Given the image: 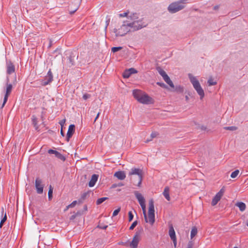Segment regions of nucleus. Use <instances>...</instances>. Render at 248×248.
Returning <instances> with one entry per match:
<instances>
[{"mask_svg": "<svg viewBox=\"0 0 248 248\" xmlns=\"http://www.w3.org/2000/svg\"><path fill=\"white\" fill-rule=\"evenodd\" d=\"M128 22L132 31H138L147 26L143 19L139 17L137 13L131 14L128 17Z\"/></svg>", "mask_w": 248, "mask_h": 248, "instance_id": "obj_1", "label": "nucleus"}, {"mask_svg": "<svg viewBox=\"0 0 248 248\" xmlns=\"http://www.w3.org/2000/svg\"><path fill=\"white\" fill-rule=\"evenodd\" d=\"M133 95L134 98L140 103L143 104H152L154 103V100L145 93L139 90H134L133 91Z\"/></svg>", "mask_w": 248, "mask_h": 248, "instance_id": "obj_2", "label": "nucleus"}, {"mask_svg": "<svg viewBox=\"0 0 248 248\" xmlns=\"http://www.w3.org/2000/svg\"><path fill=\"white\" fill-rule=\"evenodd\" d=\"M188 78L192 83L194 89L196 91L198 94L200 96V99L202 100L204 96V92L202 88L201 84L198 79L194 77L191 74H188Z\"/></svg>", "mask_w": 248, "mask_h": 248, "instance_id": "obj_3", "label": "nucleus"}, {"mask_svg": "<svg viewBox=\"0 0 248 248\" xmlns=\"http://www.w3.org/2000/svg\"><path fill=\"white\" fill-rule=\"evenodd\" d=\"M132 31L129 25L127 20L123 21L122 25L120 27L117 29H114V32L117 36H123L125 35L128 32Z\"/></svg>", "mask_w": 248, "mask_h": 248, "instance_id": "obj_4", "label": "nucleus"}, {"mask_svg": "<svg viewBox=\"0 0 248 248\" xmlns=\"http://www.w3.org/2000/svg\"><path fill=\"white\" fill-rule=\"evenodd\" d=\"M155 221L154 202L153 199L149 202L148 215L147 216L146 222L149 223L151 225H153Z\"/></svg>", "mask_w": 248, "mask_h": 248, "instance_id": "obj_5", "label": "nucleus"}, {"mask_svg": "<svg viewBox=\"0 0 248 248\" xmlns=\"http://www.w3.org/2000/svg\"><path fill=\"white\" fill-rule=\"evenodd\" d=\"M186 0H181L171 3L168 7L169 11L171 13H175L184 9L185 7V4Z\"/></svg>", "mask_w": 248, "mask_h": 248, "instance_id": "obj_6", "label": "nucleus"}, {"mask_svg": "<svg viewBox=\"0 0 248 248\" xmlns=\"http://www.w3.org/2000/svg\"><path fill=\"white\" fill-rule=\"evenodd\" d=\"M129 176H132L133 175H138V182L137 184L138 186H140L143 177V171L142 170L139 168H133L131 169L130 171L128 174Z\"/></svg>", "mask_w": 248, "mask_h": 248, "instance_id": "obj_7", "label": "nucleus"}, {"mask_svg": "<svg viewBox=\"0 0 248 248\" xmlns=\"http://www.w3.org/2000/svg\"><path fill=\"white\" fill-rule=\"evenodd\" d=\"M8 82H9V78H7V83H6V88L5 93L4 97V99H3V104L2 105L1 108H3L5 104H6V103L7 101L8 96H9V95L10 94V93L12 91L13 86H12V84L9 83Z\"/></svg>", "mask_w": 248, "mask_h": 248, "instance_id": "obj_8", "label": "nucleus"}, {"mask_svg": "<svg viewBox=\"0 0 248 248\" xmlns=\"http://www.w3.org/2000/svg\"><path fill=\"white\" fill-rule=\"evenodd\" d=\"M53 78V76L51 69H49L44 79L42 80L41 84L44 86L47 85L52 81Z\"/></svg>", "mask_w": 248, "mask_h": 248, "instance_id": "obj_9", "label": "nucleus"}, {"mask_svg": "<svg viewBox=\"0 0 248 248\" xmlns=\"http://www.w3.org/2000/svg\"><path fill=\"white\" fill-rule=\"evenodd\" d=\"M225 192V189L224 187H222L218 192H217L215 196L214 197V198L212 200L211 204L212 206L216 205L217 202L220 201L221 197L223 196L224 193Z\"/></svg>", "mask_w": 248, "mask_h": 248, "instance_id": "obj_10", "label": "nucleus"}, {"mask_svg": "<svg viewBox=\"0 0 248 248\" xmlns=\"http://www.w3.org/2000/svg\"><path fill=\"white\" fill-rule=\"evenodd\" d=\"M35 186L38 194H41L43 193L44 185L42 184V180L38 177L35 179Z\"/></svg>", "mask_w": 248, "mask_h": 248, "instance_id": "obj_11", "label": "nucleus"}, {"mask_svg": "<svg viewBox=\"0 0 248 248\" xmlns=\"http://www.w3.org/2000/svg\"><path fill=\"white\" fill-rule=\"evenodd\" d=\"M140 240V233L136 232L133 237L132 241L130 243L129 246L132 248H137Z\"/></svg>", "mask_w": 248, "mask_h": 248, "instance_id": "obj_12", "label": "nucleus"}, {"mask_svg": "<svg viewBox=\"0 0 248 248\" xmlns=\"http://www.w3.org/2000/svg\"><path fill=\"white\" fill-rule=\"evenodd\" d=\"M169 235H170L171 239L173 241L174 246L175 248L176 247L177 240H176V235H175V232L173 227L172 225L170 226L169 227Z\"/></svg>", "mask_w": 248, "mask_h": 248, "instance_id": "obj_13", "label": "nucleus"}, {"mask_svg": "<svg viewBox=\"0 0 248 248\" xmlns=\"http://www.w3.org/2000/svg\"><path fill=\"white\" fill-rule=\"evenodd\" d=\"M15 72V67L14 64L11 61H8L6 62V73L8 75H10Z\"/></svg>", "mask_w": 248, "mask_h": 248, "instance_id": "obj_14", "label": "nucleus"}, {"mask_svg": "<svg viewBox=\"0 0 248 248\" xmlns=\"http://www.w3.org/2000/svg\"><path fill=\"white\" fill-rule=\"evenodd\" d=\"M75 126L74 124L69 125L66 135V140L69 141L70 138L72 136L75 131Z\"/></svg>", "mask_w": 248, "mask_h": 248, "instance_id": "obj_15", "label": "nucleus"}, {"mask_svg": "<svg viewBox=\"0 0 248 248\" xmlns=\"http://www.w3.org/2000/svg\"><path fill=\"white\" fill-rule=\"evenodd\" d=\"M48 153L49 154H54L56 157L61 160L64 161L65 159L64 156L62 155L56 150L50 149L48 151Z\"/></svg>", "mask_w": 248, "mask_h": 248, "instance_id": "obj_16", "label": "nucleus"}, {"mask_svg": "<svg viewBox=\"0 0 248 248\" xmlns=\"http://www.w3.org/2000/svg\"><path fill=\"white\" fill-rule=\"evenodd\" d=\"M134 194L140 204L145 203V200L141 194L138 191H136L134 192Z\"/></svg>", "mask_w": 248, "mask_h": 248, "instance_id": "obj_17", "label": "nucleus"}, {"mask_svg": "<svg viewBox=\"0 0 248 248\" xmlns=\"http://www.w3.org/2000/svg\"><path fill=\"white\" fill-rule=\"evenodd\" d=\"M114 176L120 180H124L126 177L125 173L124 171H116Z\"/></svg>", "mask_w": 248, "mask_h": 248, "instance_id": "obj_18", "label": "nucleus"}, {"mask_svg": "<svg viewBox=\"0 0 248 248\" xmlns=\"http://www.w3.org/2000/svg\"><path fill=\"white\" fill-rule=\"evenodd\" d=\"M82 0H72V5H74L73 11H70L71 13H74L78 8Z\"/></svg>", "mask_w": 248, "mask_h": 248, "instance_id": "obj_19", "label": "nucleus"}, {"mask_svg": "<svg viewBox=\"0 0 248 248\" xmlns=\"http://www.w3.org/2000/svg\"><path fill=\"white\" fill-rule=\"evenodd\" d=\"M98 178V175L94 174L92 176L91 179L89 183V186L90 187L93 186Z\"/></svg>", "mask_w": 248, "mask_h": 248, "instance_id": "obj_20", "label": "nucleus"}, {"mask_svg": "<svg viewBox=\"0 0 248 248\" xmlns=\"http://www.w3.org/2000/svg\"><path fill=\"white\" fill-rule=\"evenodd\" d=\"M90 192L87 191L81 195L80 198L78 200V203H82L89 196Z\"/></svg>", "mask_w": 248, "mask_h": 248, "instance_id": "obj_21", "label": "nucleus"}, {"mask_svg": "<svg viewBox=\"0 0 248 248\" xmlns=\"http://www.w3.org/2000/svg\"><path fill=\"white\" fill-rule=\"evenodd\" d=\"M170 189L169 187L166 186L165 187L164 191L163 192V195L165 197V198L168 201H170V197L169 194Z\"/></svg>", "mask_w": 248, "mask_h": 248, "instance_id": "obj_22", "label": "nucleus"}, {"mask_svg": "<svg viewBox=\"0 0 248 248\" xmlns=\"http://www.w3.org/2000/svg\"><path fill=\"white\" fill-rule=\"evenodd\" d=\"M235 206L238 207L241 212H243L246 209V207L245 203L243 202H237L236 203Z\"/></svg>", "mask_w": 248, "mask_h": 248, "instance_id": "obj_23", "label": "nucleus"}, {"mask_svg": "<svg viewBox=\"0 0 248 248\" xmlns=\"http://www.w3.org/2000/svg\"><path fill=\"white\" fill-rule=\"evenodd\" d=\"M163 79L165 81V82L170 86V87L172 88L174 87L173 82L170 80V78L169 77L168 75L164 77Z\"/></svg>", "mask_w": 248, "mask_h": 248, "instance_id": "obj_24", "label": "nucleus"}, {"mask_svg": "<svg viewBox=\"0 0 248 248\" xmlns=\"http://www.w3.org/2000/svg\"><path fill=\"white\" fill-rule=\"evenodd\" d=\"M140 205L141 206V207L142 211H143V214L144 215L145 221H147V214H146V211L145 203L142 204H140Z\"/></svg>", "mask_w": 248, "mask_h": 248, "instance_id": "obj_25", "label": "nucleus"}, {"mask_svg": "<svg viewBox=\"0 0 248 248\" xmlns=\"http://www.w3.org/2000/svg\"><path fill=\"white\" fill-rule=\"evenodd\" d=\"M197 233V229L195 227H193L190 233L191 239H192L196 235Z\"/></svg>", "mask_w": 248, "mask_h": 248, "instance_id": "obj_26", "label": "nucleus"}, {"mask_svg": "<svg viewBox=\"0 0 248 248\" xmlns=\"http://www.w3.org/2000/svg\"><path fill=\"white\" fill-rule=\"evenodd\" d=\"M52 193H53V187H52V186L51 185H50L49 187L48 192L49 200H50L52 199Z\"/></svg>", "mask_w": 248, "mask_h": 248, "instance_id": "obj_27", "label": "nucleus"}, {"mask_svg": "<svg viewBox=\"0 0 248 248\" xmlns=\"http://www.w3.org/2000/svg\"><path fill=\"white\" fill-rule=\"evenodd\" d=\"M131 75L129 69L125 70L123 74V77L125 78H128Z\"/></svg>", "mask_w": 248, "mask_h": 248, "instance_id": "obj_28", "label": "nucleus"}, {"mask_svg": "<svg viewBox=\"0 0 248 248\" xmlns=\"http://www.w3.org/2000/svg\"><path fill=\"white\" fill-rule=\"evenodd\" d=\"M158 135V133L157 132H153L151 134V139H147L145 142H148L152 140V139L155 137H156Z\"/></svg>", "mask_w": 248, "mask_h": 248, "instance_id": "obj_29", "label": "nucleus"}, {"mask_svg": "<svg viewBox=\"0 0 248 248\" xmlns=\"http://www.w3.org/2000/svg\"><path fill=\"white\" fill-rule=\"evenodd\" d=\"M225 130H230V131H235L237 129V127L235 126H226L223 128Z\"/></svg>", "mask_w": 248, "mask_h": 248, "instance_id": "obj_30", "label": "nucleus"}, {"mask_svg": "<svg viewBox=\"0 0 248 248\" xmlns=\"http://www.w3.org/2000/svg\"><path fill=\"white\" fill-rule=\"evenodd\" d=\"M131 13L129 12H124L119 15L120 17H126L127 20H128V17L130 15Z\"/></svg>", "mask_w": 248, "mask_h": 248, "instance_id": "obj_31", "label": "nucleus"}, {"mask_svg": "<svg viewBox=\"0 0 248 248\" xmlns=\"http://www.w3.org/2000/svg\"><path fill=\"white\" fill-rule=\"evenodd\" d=\"M78 203V201H74L71 204H69L67 206H66V208L65 210H67L69 208H73L75 206V205Z\"/></svg>", "mask_w": 248, "mask_h": 248, "instance_id": "obj_32", "label": "nucleus"}, {"mask_svg": "<svg viewBox=\"0 0 248 248\" xmlns=\"http://www.w3.org/2000/svg\"><path fill=\"white\" fill-rule=\"evenodd\" d=\"M32 123L34 125V126L35 127V129L37 130L38 128V126L37 125V118L34 116H32Z\"/></svg>", "mask_w": 248, "mask_h": 248, "instance_id": "obj_33", "label": "nucleus"}, {"mask_svg": "<svg viewBox=\"0 0 248 248\" xmlns=\"http://www.w3.org/2000/svg\"><path fill=\"white\" fill-rule=\"evenodd\" d=\"M107 199H108V198H107V197H103V198L98 199L96 201V204H97V205L100 204L101 203L105 201H106Z\"/></svg>", "mask_w": 248, "mask_h": 248, "instance_id": "obj_34", "label": "nucleus"}, {"mask_svg": "<svg viewBox=\"0 0 248 248\" xmlns=\"http://www.w3.org/2000/svg\"><path fill=\"white\" fill-rule=\"evenodd\" d=\"M239 170H235V171H233L231 174V177L232 178H236L237 175H238L239 174Z\"/></svg>", "mask_w": 248, "mask_h": 248, "instance_id": "obj_35", "label": "nucleus"}, {"mask_svg": "<svg viewBox=\"0 0 248 248\" xmlns=\"http://www.w3.org/2000/svg\"><path fill=\"white\" fill-rule=\"evenodd\" d=\"M208 84L209 86L215 85L217 84V82L214 81L212 78H210L208 80Z\"/></svg>", "mask_w": 248, "mask_h": 248, "instance_id": "obj_36", "label": "nucleus"}, {"mask_svg": "<svg viewBox=\"0 0 248 248\" xmlns=\"http://www.w3.org/2000/svg\"><path fill=\"white\" fill-rule=\"evenodd\" d=\"M6 219H7L6 214V213H5L4 216L3 218L1 219V220L0 222V228L2 227L3 223L5 222Z\"/></svg>", "mask_w": 248, "mask_h": 248, "instance_id": "obj_37", "label": "nucleus"}, {"mask_svg": "<svg viewBox=\"0 0 248 248\" xmlns=\"http://www.w3.org/2000/svg\"><path fill=\"white\" fill-rule=\"evenodd\" d=\"M122 49V47L121 46L119 47H113L111 48V51L113 53L116 52Z\"/></svg>", "mask_w": 248, "mask_h": 248, "instance_id": "obj_38", "label": "nucleus"}, {"mask_svg": "<svg viewBox=\"0 0 248 248\" xmlns=\"http://www.w3.org/2000/svg\"><path fill=\"white\" fill-rule=\"evenodd\" d=\"M158 72L159 74L163 77V78H164V77L167 76V74H166L165 71L162 69L159 70Z\"/></svg>", "mask_w": 248, "mask_h": 248, "instance_id": "obj_39", "label": "nucleus"}, {"mask_svg": "<svg viewBox=\"0 0 248 248\" xmlns=\"http://www.w3.org/2000/svg\"><path fill=\"white\" fill-rule=\"evenodd\" d=\"M137 224H138V221L137 220L133 222V223L131 224V226L130 227L129 230H133L134 228L137 226Z\"/></svg>", "mask_w": 248, "mask_h": 248, "instance_id": "obj_40", "label": "nucleus"}, {"mask_svg": "<svg viewBox=\"0 0 248 248\" xmlns=\"http://www.w3.org/2000/svg\"><path fill=\"white\" fill-rule=\"evenodd\" d=\"M134 216L131 211L128 212V220L131 221L133 219Z\"/></svg>", "mask_w": 248, "mask_h": 248, "instance_id": "obj_41", "label": "nucleus"}, {"mask_svg": "<svg viewBox=\"0 0 248 248\" xmlns=\"http://www.w3.org/2000/svg\"><path fill=\"white\" fill-rule=\"evenodd\" d=\"M121 210V207H119L117 209L114 210L113 213V217L117 216Z\"/></svg>", "mask_w": 248, "mask_h": 248, "instance_id": "obj_42", "label": "nucleus"}, {"mask_svg": "<svg viewBox=\"0 0 248 248\" xmlns=\"http://www.w3.org/2000/svg\"><path fill=\"white\" fill-rule=\"evenodd\" d=\"M129 72H130L131 75L137 73V71L135 69H134L133 68H129Z\"/></svg>", "mask_w": 248, "mask_h": 248, "instance_id": "obj_43", "label": "nucleus"}, {"mask_svg": "<svg viewBox=\"0 0 248 248\" xmlns=\"http://www.w3.org/2000/svg\"><path fill=\"white\" fill-rule=\"evenodd\" d=\"M175 90L177 91V92H180V93H182L183 92V88L181 87V86H178V87H176V89Z\"/></svg>", "mask_w": 248, "mask_h": 248, "instance_id": "obj_44", "label": "nucleus"}, {"mask_svg": "<svg viewBox=\"0 0 248 248\" xmlns=\"http://www.w3.org/2000/svg\"><path fill=\"white\" fill-rule=\"evenodd\" d=\"M118 245H124V246H128V242H120L118 243Z\"/></svg>", "mask_w": 248, "mask_h": 248, "instance_id": "obj_45", "label": "nucleus"}, {"mask_svg": "<svg viewBox=\"0 0 248 248\" xmlns=\"http://www.w3.org/2000/svg\"><path fill=\"white\" fill-rule=\"evenodd\" d=\"M90 97V95L89 94H84L83 95V98L84 99V100H86L88 98H89Z\"/></svg>", "mask_w": 248, "mask_h": 248, "instance_id": "obj_46", "label": "nucleus"}, {"mask_svg": "<svg viewBox=\"0 0 248 248\" xmlns=\"http://www.w3.org/2000/svg\"><path fill=\"white\" fill-rule=\"evenodd\" d=\"M193 243L192 241H189L187 245V248H192Z\"/></svg>", "mask_w": 248, "mask_h": 248, "instance_id": "obj_47", "label": "nucleus"}, {"mask_svg": "<svg viewBox=\"0 0 248 248\" xmlns=\"http://www.w3.org/2000/svg\"><path fill=\"white\" fill-rule=\"evenodd\" d=\"M157 84L159 85L160 86H161L162 87H164V88H166V85L164 83L157 82Z\"/></svg>", "mask_w": 248, "mask_h": 248, "instance_id": "obj_48", "label": "nucleus"}, {"mask_svg": "<svg viewBox=\"0 0 248 248\" xmlns=\"http://www.w3.org/2000/svg\"><path fill=\"white\" fill-rule=\"evenodd\" d=\"M66 122L65 119H62V120L60 121L59 122V124L60 125H64Z\"/></svg>", "mask_w": 248, "mask_h": 248, "instance_id": "obj_49", "label": "nucleus"}, {"mask_svg": "<svg viewBox=\"0 0 248 248\" xmlns=\"http://www.w3.org/2000/svg\"><path fill=\"white\" fill-rule=\"evenodd\" d=\"M100 114V112H99L97 113V116H96V117H95V118L94 122H95V121H96V120L98 119V117H99V116Z\"/></svg>", "mask_w": 248, "mask_h": 248, "instance_id": "obj_50", "label": "nucleus"}, {"mask_svg": "<svg viewBox=\"0 0 248 248\" xmlns=\"http://www.w3.org/2000/svg\"><path fill=\"white\" fill-rule=\"evenodd\" d=\"M108 227V226H103V227H100V228H101V229H106Z\"/></svg>", "mask_w": 248, "mask_h": 248, "instance_id": "obj_51", "label": "nucleus"}, {"mask_svg": "<svg viewBox=\"0 0 248 248\" xmlns=\"http://www.w3.org/2000/svg\"><path fill=\"white\" fill-rule=\"evenodd\" d=\"M61 135H62V136H63V137L64 136V133H63V132L62 130H61Z\"/></svg>", "mask_w": 248, "mask_h": 248, "instance_id": "obj_52", "label": "nucleus"}, {"mask_svg": "<svg viewBox=\"0 0 248 248\" xmlns=\"http://www.w3.org/2000/svg\"><path fill=\"white\" fill-rule=\"evenodd\" d=\"M84 209L85 211L87 210V206L86 205H85L84 207Z\"/></svg>", "mask_w": 248, "mask_h": 248, "instance_id": "obj_53", "label": "nucleus"}, {"mask_svg": "<svg viewBox=\"0 0 248 248\" xmlns=\"http://www.w3.org/2000/svg\"><path fill=\"white\" fill-rule=\"evenodd\" d=\"M117 186V185H115V184H113L112 186V187L114 188V187H116Z\"/></svg>", "mask_w": 248, "mask_h": 248, "instance_id": "obj_54", "label": "nucleus"}, {"mask_svg": "<svg viewBox=\"0 0 248 248\" xmlns=\"http://www.w3.org/2000/svg\"><path fill=\"white\" fill-rule=\"evenodd\" d=\"M188 99H189L187 95H186V101H187Z\"/></svg>", "mask_w": 248, "mask_h": 248, "instance_id": "obj_55", "label": "nucleus"}, {"mask_svg": "<svg viewBox=\"0 0 248 248\" xmlns=\"http://www.w3.org/2000/svg\"><path fill=\"white\" fill-rule=\"evenodd\" d=\"M118 186H123V184H122V183H120V184H118Z\"/></svg>", "mask_w": 248, "mask_h": 248, "instance_id": "obj_56", "label": "nucleus"}, {"mask_svg": "<svg viewBox=\"0 0 248 248\" xmlns=\"http://www.w3.org/2000/svg\"><path fill=\"white\" fill-rule=\"evenodd\" d=\"M61 130H62L64 125H61Z\"/></svg>", "mask_w": 248, "mask_h": 248, "instance_id": "obj_57", "label": "nucleus"}, {"mask_svg": "<svg viewBox=\"0 0 248 248\" xmlns=\"http://www.w3.org/2000/svg\"><path fill=\"white\" fill-rule=\"evenodd\" d=\"M2 214H3V212H4V208H2Z\"/></svg>", "mask_w": 248, "mask_h": 248, "instance_id": "obj_58", "label": "nucleus"}, {"mask_svg": "<svg viewBox=\"0 0 248 248\" xmlns=\"http://www.w3.org/2000/svg\"><path fill=\"white\" fill-rule=\"evenodd\" d=\"M108 23H107V26H106V29H107V26H108Z\"/></svg>", "mask_w": 248, "mask_h": 248, "instance_id": "obj_59", "label": "nucleus"}, {"mask_svg": "<svg viewBox=\"0 0 248 248\" xmlns=\"http://www.w3.org/2000/svg\"><path fill=\"white\" fill-rule=\"evenodd\" d=\"M234 248H237V247H235Z\"/></svg>", "mask_w": 248, "mask_h": 248, "instance_id": "obj_60", "label": "nucleus"}, {"mask_svg": "<svg viewBox=\"0 0 248 248\" xmlns=\"http://www.w3.org/2000/svg\"><path fill=\"white\" fill-rule=\"evenodd\" d=\"M247 226H248V222L247 223Z\"/></svg>", "mask_w": 248, "mask_h": 248, "instance_id": "obj_61", "label": "nucleus"}]
</instances>
